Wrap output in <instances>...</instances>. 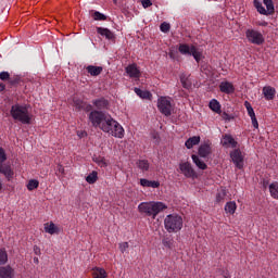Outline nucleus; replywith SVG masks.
I'll use <instances>...</instances> for the list:
<instances>
[{"label":"nucleus","mask_w":278,"mask_h":278,"mask_svg":"<svg viewBox=\"0 0 278 278\" xmlns=\"http://www.w3.org/2000/svg\"><path fill=\"white\" fill-rule=\"evenodd\" d=\"M104 134H110V136H113L114 138H123L125 136V129H123V126L118 124L114 119L112 115H108L106 119L104 121V124L101 125L100 128Z\"/></svg>","instance_id":"nucleus-1"},{"label":"nucleus","mask_w":278,"mask_h":278,"mask_svg":"<svg viewBox=\"0 0 278 278\" xmlns=\"http://www.w3.org/2000/svg\"><path fill=\"white\" fill-rule=\"evenodd\" d=\"M164 210H166V204L162 202H141L138 205V212L153 219L157 218V214Z\"/></svg>","instance_id":"nucleus-2"},{"label":"nucleus","mask_w":278,"mask_h":278,"mask_svg":"<svg viewBox=\"0 0 278 278\" xmlns=\"http://www.w3.org/2000/svg\"><path fill=\"white\" fill-rule=\"evenodd\" d=\"M10 114L13 121H18L23 125H29L31 123V117L29 116V110L27 106L15 104L11 106Z\"/></svg>","instance_id":"nucleus-3"},{"label":"nucleus","mask_w":278,"mask_h":278,"mask_svg":"<svg viewBox=\"0 0 278 278\" xmlns=\"http://www.w3.org/2000/svg\"><path fill=\"white\" fill-rule=\"evenodd\" d=\"M164 225L168 233H177L184 227V218L177 214H169L165 217Z\"/></svg>","instance_id":"nucleus-4"},{"label":"nucleus","mask_w":278,"mask_h":278,"mask_svg":"<svg viewBox=\"0 0 278 278\" xmlns=\"http://www.w3.org/2000/svg\"><path fill=\"white\" fill-rule=\"evenodd\" d=\"M5 160H8L5 150H3V148H0V174L4 175L8 181H10L11 179H14V169H12V165L10 164H3Z\"/></svg>","instance_id":"nucleus-5"},{"label":"nucleus","mask_w":278,"mask_h":278,"mask_svg":"<svg viewBox=\"0 0 278 278\" xmlns=\"http://www.w3.org/2000/svg\"><path fill=\"white\" fill-rule=\"evenodd\" d=\"M263 3L266 5L267 10L262 4V1H253L254 8L257 10L258 14H263V16H271V14H275V3L273 0H263Z\"/></svg>","instance_id":"nucleus-6"},{"label":"nucleus","mask_w":278,"mask_h":278,"mask_svg":"<svg viewBox=\"0 0 278 278\" xmlns=\"http://www.w3.org/2000/svg\"><path fill=\"white\" fill-rule=\"evenodd\" d=\"M109 114L102 111H90L88 118L92 125V127H99L101 129V126L105 123V119L108 118Z\"/></svg>","instance_id":"nucleus-7"},{"label":"nucleus","mask_w":278,"mask_h":278,"mask_svg":"<svg viewBox=\"0 0 278 278\" xmlns=\"http://www.w3.org/2000/svg\"><path fill=\"white\" fill-rule=\"evenodd\" d=\"M245 38L251 42V45H264V35H262L260 30H255L253 28L247 29Z\"/></svg>","instance_id":"nucleus-8"},{"label":"nucleus","mask_w":278,"mask_h":278,"mask_svg":"<svg viewBox=\"0 0 278 278\" xmlns=\"http://www.w3.org/2000/svg\"><path fill=\"white\" fill-rule=\"evenodd\" d=\"M157 108L161 114H164V116H170V114H173V104L170 103V100L166 97H161L157 100Z\"/></svg>","instance_id":"nucleus-9"},{"label":"nucleus","mask_w":278,"mask_h":278,"mask_svg":"<svg viewBox=\"0 0 278 278\" xmlns=\"http://www.w3.org/2000/svg\"><path fill=\"white\" fill-rule=\"evenodd\" d=\"M230 157L237 168L242 169L244 167V155L240 149H235L230 152Z\"/></svg>","instance_id":"nucleus-10"},{"label":"nucleus","mask_w":278,"mask_h":278,"mask_svg":"<svg viewBox=\"0 0 278 278\" xmlns=\"http://www.w3.org/2000/svg\"><path fill=\"white\" fill-rule=\"evenodd\" d=\"M179 169L180 173L185 175V177L192 178L195 175L194 169L192 168V164H190L189 162L180 163Z\"/></svg>","instance_id":"nucleus-11"},{"label":"nucleus","mask_w":278,"mask_h":278,"mask_svg":"<svg viewBox=\"0 0 278 278\" xmlns=\"http://www.w3.org/2000/svg\"><path fill=\"white\" fill-rule=\"evenodd\" d=\"M198 153L200 157H207L212 155V142L205 141L199 147Z\"/></svg>","instance_id":"nucleus-12"},{"label":"nucleus","mask_w":278,"mask_h":278,"mask_svg":"<svg viewBox=\"0 0 278 278\" xmlns=\"http://www.w3.org/2000/svg\"><path fill=\"white\" fill-rule=\"evenodd\" d=\"M74 106L78 112H92V105L81 100H74Z\"/></svg>","instance_id":"nucleus-13"},{"label":"nucleus","mask_w":278,"mask_h":278,"mask_svg":"<svg viewBox=\"0 0 278 278\" xmlns=\"http://www.w3.org/2000/svg\"><path fill=\"white\" fill-rule=\"evenodd\" d=\"M222 144L227 149H229V147H231V149H236V147H238V141H236V139H233L231 135H224L222 139Z\"/></svg>","instance_id":"nucleus-14"},{"label":"nucleus","mask_w":278,"mask_h":278,"mask_svg":"<svg viewBox=\"0 0 278 278\" xmlns=\"http://www.w3.org/2000/svg\"><path fill=\"white\" fill-rule=\"evenodd\" d=\"M219 90L225 94H233V92H236V88L233 87V84L229 81H222L219 85Z\"/></svg>","instance_id":"nucleus-15"},{"label":"nucleus","mask_w":278,"mask_h":278,"mask_svg":"<svg viewBox=\"0 0 278 278\" xmlns=\"http://www.w3.org/2000/svg\"><path fill=\"white\" fill-rule=\"evenodd\" d=\"M180 81L186 90H190V88H192V78H190V74H188V72H184L180 75Z\"/></svg>","instance_id":"nucleus-16"},{"label":"nucleus","mask_w":278,"mask_h":278,"mask_svg":"<svg viewBox=\"0 0 278 278\" xmlns=\"http://www.w3.org/2000/svg\"><path fill=\"white\" fill-rule=\"evenodd\" d=\"M97 31L98 34H100V36H104L106 40H116V36H114V33H112V30H110L109 28L97 27Z\"/></svg>","instance_id":"nucleus-17"},{"label":"nucleus","mask_w":278,"mask_h":278,"mask_svg":"<svg viewBox=\"0 0 278 278\" xmlns=\"http://www.w3.org/2000/svg\"><path fill=\"white\" fill-rule=\"evenodd\" d=\"M12 277H14V269L10 265L0 267V278Z\"/></svg>","instance_id":"nucleus-18"},{"label":"nucleus","mask_w":278,"mask_h":278,"mask_svg":"<svg viewBox=\"0 0 278 278\" xmlns=\"http://www.w3.org/2000/svg\"><path fill=\"white\" fill-rule=\"evenodd\" d=\"M93 105L98 110H108V108H110V102L105 98H100V99L93 100Z\"/></svg>","instance_id":"nucleus-19"},{"label":"nucleus","mask_w":278,"mask_h":278,"mask_svg":"<svg viewBox=\"0 0 278 278\" xmlns=\"http://www.w3.org/2000/svg\"><path fill=\"white\" fill-rule=\"evenodd\" d=\"M140 185L143 188H160V181L149 180L147 178H141L140 179Z\"/></svg>","instance_id":"nucleus-20"},{"label":"nucleus","mask_w":278,"mask_h":278,"mask_svg":"<svg viewBox=\"0 0 278 278\" xmlns=\"http://www.w3.org/2000/svg\"><path fill=\"white\" fill-rule=\"evenodd\" d=\"M275 88L273 87H264L263 88V94L267 101H273L275 99Z\"/></svg>","instance_id":"nucleus-21"},{"label":"nucleus","mask_w":278,"mask_h":278,"mask_svg":"<svg viewBox=\"0 0 278 278\" xmlns=\"http://www.w3.org/2000/svg\"><path fill=\"white\" fill-rule=\"evenodd\" d=\"M193 163L195 164V166H198V168H200V170H207V164H205V162H203L202 160H200L199 155H191Z\"/></svg>","instance_id":"nucleus-22"},{"label":"nucleus","mask_w":278,"mask_h":278,"mask_svg":"<svg viewBox=\"0 0 278 278\" xmlns=\"http://www.w3.org/2000/svg\"><path fill=\"white\" fill-rule=\"evenodd\" d=\"M195 62H201L203 60V51L199 50L195 46H191V54Z\"/></svg>","instance_id":"nucleus-23"},{"label":"nucleus","mask_w":278,"mask_h":278,"mask_svg":"<svg viewBox=\"0 0 278 278\" xmlns=\"http://www.w3.org/2000/svg\"><path fill=\"white\" fill-rule=\"evenodd\" d=\"M45 231L46 233H50V236H53L54 233H60V228L55 226V224H45Z\"/></svg>","instance_id":"nucleus-24"},{"label":"nucleus","mask_w":278,"mask_h":278,"mask_svg":"<svg viewBox=\"0 0 278 278\" xmlns=\"http://www.w3.org/2000/svg\"><path fill=\"white\" fill-rule=\"evenodd\" d=\"M200 142H201V137L193 136L186 141L185 147H187V149H192V147H195V144H199Z\"/></svg>","instance_id":"nucleus-25"},{"label":"nucleus","mask_w":278,"mask_h":278,"mask_svg":"<svg viewBox=\"0 0 278 278\" xmlns=\"http://www.w3.org/2000/svg\"><path fill=\"white\" fill-rule=\"evenodd\" d=\"M178 51L181 55H191L192 53V46L189 47L188 43H180L178 46Z\"/></svg>","instance_id":"nucleus-26"},{"label":"nucleus","mask_w":278,"mask_h":278,"mask_svg":"<svg viewBox=\"0 0 278 278\" xmlns=\"http://www.w3.org/2000/svg\"><path fill=\"white\" fill-rule=\"evenodd\" d=\"M90 16H91V18H93V21H108V15H105L99 11L91 10Z\"/></svg>","instance_id":"nucleus-27"},{"label":"nucleus","mask_w":278,"mask_h":278,"mask_svg":"<svg viewBox=\"0 0 278 278\" xmlns=\"http://www.w3.org/2000/svg\"><path fill=\"white\" fill-rule=\"evenodd\" d=\"M92 277L93 278H106L108 273L105 271V269H103L101 267H96L92 269Z\"/></svg>","instance_id":"nucleus-28"},{"label":"nucleus","mask_w":278,"mask_h":278,"mask_svg":"<svg viewBox=\"0 0 278 278\" xmlns=\"http://www.w3.org/2000/svg\"><path fill=\"white\" fill-rule=\"evenodd\" d=\"M135 92L137 97H140V99L151 100V97H153L149 91L142 90L140 88H135Z\"/></svg>","instance_id":"nucleus-29"},{"label":"nucleus","mask_w":278,"mask_h":278,"mask_svg":"<svg viewBox=\"0 0 278 278\" xmlns=\"http://www.w3.org/2000/svg\"><path fill=\"white\" fill-rule=\"evenodd\" d=\"M269 192H270V197L273 199H277V201H278V182L277 181L271 182L269 185Z\"/></svg>","instance_id":"nucleus-30"},{"label":"nucleus","mask_w":278,"mask_h":278,"mask_svg":"<svg viewBox=\"0 0 278 278\" xmlns=\"http://www.w3.org/2000/svg\"><path fill=\"white\" fill-rule=\"evenodd\" d=\"M55 175H56V177H59V179H63L64 177H66V172L62 164L56 165Z\"/></svg>","instance_id":"nucleus-31"},{"label":"nucleus","mask_w":278,"mask_h":278,"mask_svg":"<svg viewBox=\"0 0 278 278\" xmlns=\"http://www.w3.org/2000/svg\"><path fill=\"white\" fill-rule=\"evenodd\" d=\"M236 202H227L225 205V212H227V214H236Z\"/></svg>","instance_id":"nucleus-32"},{"label":"nucleus","mask_w":278,"mask_h":278,"mask_svg":"<svg viewBox=\"0 0 278 278\" xmlns=\"http://www.w3.org/2000/svg\"><path fill=\"white\" fill-rule=\"evenodd\" d=\"M137 166L140 168V170H142L143 173L149 170V161L148 160H139L137 162Z\"/></svg>","instance_id":"nucleus-33"},{"label":"nucleus","mask_w":278,"mask_h":278,"mask_svg":"<svg viewBox=\"0 0 278 278\" xmlns=\"http://www.w3.org/2000/svg\"><path fill=\"white\" fill-rule=\"evenodd\" d=\"M97 179H99V176L94 170L86 177L87 184H97Z\"/></svg>","instance_id":"nucleus-34"},{"label":"nucleus","mask_w":278,"mask_h":278,"mask_svg":"<svg viewBox=\"0 0 278 278\" xmlns=\"http://www.w3.org/2000/svg\"><path fill=\"white\" fill-rule=\"evenodd\" d=\"M127 77H130V79H140V71H126V74H125Z\"/></svg>","instance_id":"nucleus-35"},{"label":"nucleus","mask_w":278,"mask_h":278,"mask_svg":"<svg viewBox=\"0 0 278 278\" xmlns=\"http://www.w3.org/2000/svg\"><path fill=\"white\" fill-rule=\"evenodd\" d=\"M210 109L218 114V112H220V103L217 100L213 99L210 102Z\"/></svg>","instance_id":"nucleus-36"},{"label":"nucleus","mask_w":278,"mask_h":278,"mask_svg":"<svg viewBox=\"0 0 278 278\" xmlns=\"http://www.w3.org/2000/svg\"><path fill=\"white\" fill-rule=\"evenodd\" d=\"M8 264V252L0 249V265Z\"/></svg>","instance_id":"nucleus-37"},{"label":"nucleus","mask_w":278,"mask_h":278,"mask_svg":"<svg viewBox=\"0 0 278 278\" xmlns=\"http://www.w3.org/2000/svg\"><path fill=\"white\" fill-rule=\"evenodd\" d=\"M174 240L173 239H170V238H164L163 240H162V243H163V245L166 248V249H173L175 245H174Z\"/></svg>","instance_id":"nucleus-38"},{"label":"nucleus","mask_w":278,"mask_h":278,"mask_svg":"<svg viewBox=\"0 0 278 278\" xmlns=\"http://www.w3.org/2000/svg\"><path fill=\"white\" fill-rule=\"evenodd\" d=\"M245 109L248 110V114L250 117L255 116V111L253 110V106H251V102L245 101L244 102Z\"/></svg>","instance_id":"nucleus-39"},{"label":"nucleus","mask_w":278,"mask_h":278,"mask_svg":"<svg viewBox=\"0 0 278 278\" xmlns=\"http://www.w3.org/2000/svg\"><path fill=\"white\" fill-rule=\"evenodd\" d=\"M40 185V182H38V180H29L28 185H27V189L28 190H36V188H38V186Z\"/></svg>","instance_id":"nucleus-40"},{"label":"nucleus","mask_w":278,"mask_h":278,"mask_svg":"<svg viewBox=\"0 0 278 278\" xmlns=\"http://www.w3.org/2000/svg\"><path fill=\"white\" fill-rule=\"evenodd\" d=\"M160 29L164 34H167V31H170V24L164 22V23L161 24Z\"/></svg>","instance_id":"nucleus-41"},{"label":"nucleus","mask_w":278,"mask_h":278,"mask_svg":"<svg viewBox=\"0 0 278 278\" xmlns=\"http://www.w3.org/2000/svg\"><path fill=\"white\" fill-rule=\"evenodd\" d=\"M9 84L11 86H16V85L21 84V77L20 76H15L13 78H9Z\"/></svg>","instance_id":"nucleus-42"},{"label":"nucleus","mask_w":278,"mask_h":278,"mask_svg":"<svg viewBox=\"0 0 278 278\" xmlns=\"http://www.w3.org/2000/svg\"><path fill=\"white\" fill-rule=\"evenodd\" d=\"M0 79H1L2 81H10V73H8V72H1V73H0Z\"/></svg>","instance_id":"nucleus-43"},{"label":"nucleus","mask_w":278,"mask_h":278,"mask_svg":"<svg viewBox=\"0 0 278 278\" xmlns=\"http://www.w3.org/2000/svg\"><path fill=\"white\" fill-rule=\"evenodd\" d=\"M127 249H129L128 242H123L119 244V251H122V253H125L127 251Z\"/></svg>","instance_id":"nucleus-44"},{"label":"nucleus","mask_w":278,"mask_h":278,"mask_svg":"<svg viewBox=\"0 0 278 278\" xmlns=\"http://www.w3.org/2000/svg\"><path fill=\"white\" fill-rule=\"evenodd\" d=\"M86 71H103V67L101 66H94V65H88L86 67Z\"/></svg>","instance_id":"nucleus-45"},{"label":"nucleus","mask_w":278,"mask_h":278,"mask_svg":"<svg viewBox=\"0 0 278 278\" xmlns=\"http://www.w3.org/2000/svg\"><path fill=\"white\" fill-rule=\"evenodd\" d=\"M225 197H226L225 191L217 193V195H216L217 203H220V201H223V199H225Z\"/></svg>","instance_id":"nucleus-46"},{"label":"nucleus","mask_w":278,"mask_h":278,"mask_svg":"<svg viewBox=\"0 0 278 278\" xmlns=\"http://www.w3.org/2000/svg\"><path fill=\"white\" fill-rule=\"evenodd\" d=\"M252 121V125L255 129H257L260 127V124L257 123V117L254 115L252 117H250Z\"/></svg>","instance_id":"nucleus-47"},{"label":"nucleus","mask_w":278,"mask_h":278,"mask_svg":"<svg viewBox=\"0 0 278 278\" xmlns=\"http://www.w3.org/2000/svg\"><path fill=\"white\" fill-rule=\"evenodd\" d=\"M141 4L143 8H151V5H153L151 0H141Z\"/></svg>","instance_id":"nucleus-48"},{"label":"nucleus","mask_w":278,"mask_h":278,"mask_svg":"<svg viewBox=\"0 0 278 278\" xmlns=\"http://www.w3.org/2000/svg\"><path fill=\"white\" fill-rule=\"evenodd\" d=\"M91 77H99L101 75V71H88Z\"/></svg>","instance_id":"nucleus-49"},{"label":"nucleus","mask_w":278,"mask_h":278,"mask_svg":"<svg viewBox=\"0 0 278 278\" xmlns=\"http://www.w3.org/2000/svg\"><path fill=\"white\" fill-rule=\"evenodd\" d=\"M256 25H257L258 27H268V22H266V21L256 22Z\"/></svg>","instance_id":"nucleus-50"},{"label":"nucleus","mask_w":278,"mask_h":278,"mask_svg":"<svg viewBox=\"0 0 278 278\" xmlns=\"http://www.w3.org/2000/svg\"><path fill=\"white\" fill-rule=\"evenodd\" d=\"M126 71H138V65L131 64L128 67H126Z\"/></svg>","instance_id":"nucleus-51"},{"label":"nucleus","mask_w":278,"mask_h":278,"mask_svg":"<svg viewBox=\"0 0 278 278\" xmlns=\"http://www.w3.org/2000/svg\"><path fill=\"white\" fill-rule=\"evenodd\" d=\"M34 253L35 255H40V248L38 245L34 247Z\"/></svg>","instance_id":"nucleus-52"},{"label":"nucleus","mask_w":278,"mask_h":278,"mask_svg":"<svg viewBox=\"0 0 278 278\" xmlns=\"http://www.w3.org/2000/svg\"><path fill=\"white\" fill-rule=\"evenodd\" d=\"M5 90V84L0 83V92H3Z\"/></svg>","instance_id":"nucleus-53"},{"label":"nucleus","mask_w":278,"mask_h":278,"mask_svg":"<svg viewBox=\"0 0 278 278\" xmlns=\"http://www.w3.org/2000/svg\"><path fill=\"white\" fill-rule=\"evenodd\" d=\"M223 118H225L226 121H229V114L224 113V114H223Z\"/></svg>","instance_id":"nucleus-54"},{"label":"nucleus","mask_w":278,"mask_h":278,"mask_svg":"<svg viewBox=\"0 0 278 278\" xmlns=\"http://www.w3.org/2000/svg\"><path fill=\"white\" fill-rule=\"evenodd\" d=\"M169 58H172V60H175V53H173V51L169 52Z\"/></svg>","instance_id":"nucleus-55"},{"label":"nucleus","mask_w":278,"mask_h":278,"mask_svg":"<svg viewBox=\"0 0 278 278\" xmlns=\"http://www.w3.org/2000/svg\"><path fill=\"white\" fill-rule=\"evenodd\" d=\"M35 264H38V257H34Z\"/></svg>","instance_id":"nucleus-56"},{"label":"nucleus","mask_w":278,"mask_h":278,"mask_svg":"<svg viewBox=\"0 0 278 278\" xmlns=\"http://www.w3.org/2000/svg\"><path fill=\"white\" fill-rule=\"evenodd\" d=\"M0 190H3V185L0 182Z\"/></svg>","instance_id":"nucleus-57"},{"label":"nucleus","mask_w":278,"mask_h":278,"mask_svg":"<svg viewBox=\"0 0 278 278\" xmlns=\"http://www.w3.org/2000/svg\"><path fill=\"white\" fill-rule=\"evenodd\" d=\"M224 277H225V278H229V276H228V275H225Z\"/></svg>","instance_id":"nucleus-58"}]
</instances>
